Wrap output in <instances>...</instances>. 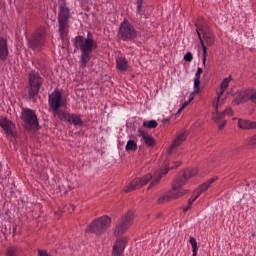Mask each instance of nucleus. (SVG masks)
Instances as JSON below:
<instances>
[{
    "label": "nucleus",
    "mask_w": 256,
    "mask_h": 256,
    "mask_svg": "<svg viewBox=\"0 0 256 256\" xmlns=\"http://www.w3.org/2000/svg\"><path fill=\"white\" fill-rule=\"evenodd\" d=\"M74 47L81 51L79 65L81 69L87 67V63L91 61V53L99 47L97 41L93 39L91 32H88L87 37L76 36L74 39Z\"/></svg>",
    "instance_id": "nucleus-1"
},
{
    "label": "nucleus",
    "mask_w": 256,
    "mask_h": 256,
    "mask_svg": "<svg viewBox=\"0 0 256 256\" xmlns=\"http://www.w3.org/2000/svg\"><path fill=\"white\" fill-rule=\"evenodd\" d=\"M169 169H171V167H169V162L166 161L164 167L160 170L158 174H154V176L151 174H147L143 178L134 179L129 185V190L131 191V189H141V187L147 185V183H149L151 179L152 181L148 189H153L157 187V185H159L161 181V177H163V175H167V173H169Z\"/></svg>",
    "instance_id": "nucleus-2"
},
{
    "label": "nucleus",
    "mask_w": 256,
    "mask_h": 256,
    "mask_svg": "<svg viewBox=\"0 0 256 256\" xmlns=\"http://www.w3.org/2000/svg\"><path fill=\"white\" fill-rule=\"evenodd\" d=\"M111 217L103 215L95 219L86 229L87 233H95V235H103L111 227Z\"/></svg>",
    "instance_id": "nucleus-3"
},
{
    "label": "nucleus",
    "mask_w": 256,
    "mask_h": 256,
    "mask_svg": "<svg viewBox=\"0 0 256 256\" xmlns=\"http://www.w3.org/2000/svg\"><path fill=\"white\" fill-rule=\"evenodd\" d=\"M43 85V78L36 71H31L28 74V95L30 99H37L41 86Z\"/></svg>",
    "instance_id": "nucleus-4"
},
{
    "label": "nucleus",
    "mask_w": 256,
    "mask_h": 256,
    "mask_svg": "<svg viewBox=\"0 0 256 256\" xmlns=\"http://www.w3.org/2000/svg\"><path fill=\"white\" fill-rule=\"evenodd\" d=\"M70 10L67 4H61L58 14L59 33L61 39H65L68 33Z\"/></svg>",
    "instance_id": "nucleus-5"
},
{
    "label": "nucleus",
    "mask_w": 256,
    "mask_h": 256,
    "mask_svg": "<svg viewBox=\"0 0 256 256\" xmlns=\"http://www.w3.org/2000/svg\"><path fill=\"white\" fill-rule=\"evenodd\" d=\"M196 27L198 38L201 37L204 45L206 43L208 47H213V45H215V35L213 34V31H211L209 25L205 22H198Z\"/></svg>",
    "instance_id": "nucleus-6"
},
{
    "label": "nucleus",
    "mask_w": 256,
    "mask_h": 256,
    "mask_svg": "<svg viewBox=\"0 0 256 256\" xmlns=\"http://www.w3.org/2000/svg\"><path fill=\"white\" fill-rule=\"evenodd\" d=\"M45 35V28H38L28 40V45L30 49H33V51H41V49H43V47L45 46Z\"/></svg>",
    "instance_id": "nucleus-7"
},
{
    "label": "nucleus",
    "mask_w": 256,
    "mask_h": 256,
    "mask_svg": "<svg viewBox=\"0 0 256 256\" xmlns=\"http://www.w3.org/2000/svg\"><path fill=\"white\" fill-rule=\"evenodd\" d=\"M21 119L26 129H37L39 127V120L35 111L29 108H24L21 112Z\"/></svg>",
    "instance_id": "nucleus-8"
},
{
    "label": "nucleus",
    "mask_w": 256,
    "mask_h": 256,
    "mask_svg": "<svg viewBox=\"0 0 256 256\" xmlns=\"http://www.w3.org/2000/svg\"><path fill=\"white\" fill-rule=\"evenodd\" d=\"M48 105L50 107V111H57V109H61L63 105H65V100H63V94L59 89H55L48 97Z\"/></svg>",
    "instance_id": "nucleus-9"
},
{
    "label": "nucleus",
    "mask_w": 256,
    "mask_h": 256,
    "mask_svg": "<svg viewBox=\"0 0 256 256\" xmlns=\"http://www.w3.org/2000/svg\"><path fill=\"white\" fill-rule=\"evenodd\" d=\"M198 170L197 168H192V169H187L186 171H184L183 173L179 174L176 181L174 182V190L175 189H181V187H183V185H185V183H187V181H189V179H191V177H195V175H197Z\"/></svg>",
    "instance_id": "nucleus-10"
},
{
    "label": "nucleus",
    "mask_w": 256,
    "mask_h": 256,
    "mask_svg": "<svg viewBox=\"0 0 256 256\" xmlns=\"http://www.w3.org/2000/svg\"><path fill=\"white\" fill-rule=\"evenodd\" d=\"M0 127L3 129V131H5L6 135L15 137V124L11 120L1 117Z\"/></svg>",
    "instance_id": "nucleus-11"
},
{
    "label": "nucleus",
    "mask_w": 256,
    "mask_h": 256,
    "mask_svg": "<svg viewBox=\"0 0 256 256\" xmlns=\"http://www.w3.org/2000/svg\"><path fill=\"white\" fill-rule=\"evenodd\" d=\"M127 227H129V217L124 216L120 223L115 226L114 228V235L115 237H119L120 235H123L125 233Z\"/></svg>",
    "instance_id": "nucleus-12"
},
{
    "label": "nucleus",
    "mask_w": 256,
    "mask_h": 256,
    "mask_svg": "<svg viewBox=\"0 0 256 256\" xmlns=\"http://www.w3.org/2000/svg\"><path fill=\"white\" fill-rule=\"evenodd\" d=\"M253 96H255V92L251 90H244L239 92L237 101L234 103L239 105V103H247V101H252L253 103Z\"/></svg>",
    "instance_id": "nucleus-13"
},
{
    "label": "nucleus",
    "mask_w": 256,
    "mask_h": 256,
    "mask_svg": "<svg viewBox=\"0 0 256 256\" xmlns=\"http://www.w3.org/2000/svg\"><path fill=\"white\" fill-rule=\"evenodd\" d=\"M9 57V47L7 46V40L0 38V61H7Z\"/></svg>",
    "instance_id": "nucleus-14"
},
{
    "label": "nucleus",
    "mask_w": 256,
    "mask_h": 256,
    "mask_svg": "<svg viewBox=\"0 0 256 256\" xmlns=\"http://www.w3.org/2000/svg\"><path fill=\"white\" fill-rule=\"evenodd\" d=\"M187 193V190H180V189H175L174 186H172V189L166 192V195L168 196L169 201H173L175 199H179V197H183Z\"/></svg>",
    "instance_id": "nucleus-15"
},
{
    "label": "nucleus",
    "mask_w": 256,
    "mask_h": 256,
    "mask_svg": "<svg viewBox=\"0 0 256 256\" xmlns=\"http://www.w3.org/2000/svg\"><path fill=\"white\" fill-rule=\"evenodd\" d=\"M225 119V112L221 113H213V121L215 123H218V129L221 131V129L225 128V125H227V120Z\"/></svg>",
    "instance_id": "nucleus-16"
},
{
    "label": "nucleus",
    "mask_w": 256,
    "mask_h": 256,
    "mask_svg": "<svg viewBox=\"0 0 256 256\" xmlns=\"http://www.w3.org/2000/svg\"><path fill=\"white\" fill-rule=\"evenodd\" d=\"M118 37L119 39H122V41H127V39H129V24L126 20L121 24Z\"/></svg>",
    "instance_id": "nucleus-17"
},
{
    "label": "nucleus",
    "mask_w": 256,
    "mask_h": 256,
    "mask_svg": "<svg viewBox=\"0 0 256 256\" xmlns=\"http://www.w3.org/2000/svg\"><path fill=\"white\" fill-rule=\"evenodd\" d=\"M123 253H125V242L118 240L113 246L112 255L123 256Z\"/></svg>",
    "instance_id": "nucleus-18"
},
{
    "label": "nucleus",
    "mask_w": 256,
    "mask_h": 256,
    "mask_svg": "<svg viewBox=\"0 0 256 256\" xmlns=\"http://www.w3.org/2000/svg\"><path fill=\"white\" fill-rule=\"evenodd\" d=\"M68 123L74 127H83V120L80 115L71 114L68 116Z\"/></svg>",
    "instance_id": "nucleus-19"
},
{
    "label": "nucleus",
    "mask_w": 256,
    "mask_h": 256,
    "mask_svg": "<svg viewBox=\"0 0 256 256\" xmlns=\"http://www.w3.org/2000/svg\"><path fill=\"white\" fill-rule=\"evenodd\" d=\"M217 179H218L217 176L209 179L207 182L200 185L198 190L195 191V193H198L199 195H201V193H205V191H207V189H209V187H211V185H213V183H215Z\"/></svg>",
    "instance_id": "nucleus-20"
},
{
    "label": "nucleus",
    "mask_w": 256,
    "mask_h": 256,
    "mask_svg": "<svg viewBox=\"0 0 256 256\" xmlns=\"http://www.w3.org/2000/svg\"><path fill=\"white\" fill-rule=\"evenodd\" d=\"M185 139H186L185 133H180L176 137V139L173 141L172 145L170 146L169 153H172L174 149H177V147H179L183 143V141H185Z\"/></svg>",
    "instance_id": "nucleus-21"
},
{
    "label": "nucleus",
    "mask_w": 256,
    "mask_h": 256,
    "mask_svg": "<svg viewBox=\"0 0 256 256\" xmlns=\"http://www.w3.org/2000/svg\"><path fill=\"white\" fill-rule=\"evenodd\" d=\"M238 127L240 129H256V122H251L249 120H238Z\"/></svg>",
    "instance_id": "nucleus-22"
},
{
    "label": "nucleus",
    "mask_w": 256,
    "mask_h": 256,
    "mask_svg": "<svg viewBox=\"0 0 256 256\" xmlns=\"http://www.w3.org/2000/svg\"><path fill=\"white\" fill-rule=\"evenodd\" d=\"M54 117H58V119H60V121H69V115L71 113H67L64 112L63 110H59V108L57 110L52 111Z\"/></svg>",
    "instance_id": "nucleus-23"
},
{
    "label": "nucleus",
    "mask_w": 256,
    "mask_h": 256,
    "mask_svg": "<svg viewBox=\"0 0 256 256\" xmlns=\"http://www.w3.org/2000/svg\"><path fill=\"white\" fill-rule=\"evenodd\" d=\"M223 94L221 92H218L217 99L213 101V107L215 108V112L213 113H219V107L225 103V100L222 98Z\"/></svg>",
    "instance_id": "nucleus-24"
},
{
    "label": "nucleus",
    "mask_w": 256,
    "mask_h": 256,
    "mask_svg": "<svg viewBox=\"0 0 256 256\" xmlns=\"http://www.w3.org/2000/svg\"><path fill=\"white\" fill-rule=\"evenodd\" d=\"M201 73H203V69L202 68H198L197 72L195 74V79H194V89L195 92L194 93H198L199 92V85H201Z\"/></svg>",
    "instance_id": "nucleus-25"
},
{
    "label": "nucleus",
    "mask_w": 256,
    "mask_h": 256,
    "mask_svg": "<svg viewBox=\"0 0 256 256\" xmlns=\"http://www.w3.org/2000/svg\"><path fill=\"white\" fill-rule=\"evenodd\" d=\"M141 137L145 142V145H147L148 147H153L155 145V139H153V136L145 132H141Z\"/></svg>",
    "instance_id": "nucleus-26"
},
{
    "label": "nucleus",
    "mask_w": 256,
    "mask_h": 256,
    "mask_svg": "<svg viewBox=\"0 0 256 256\" xmlns=\"http://www.w3.org/2000/svg\"><path fill=\"white\" fill-rule=\"evenodd\" d=\"M116 63H117V69L119 71H127V67H129V64L127 60H125V58L123 57L117 58Z\"/></svg>",
    "instance_id": "nucleus-27"
},
{
    "label": "nucleus",
    "mask_w": 256,
    "mask_h": 256,
    "mask_svg": "<svg viewBox=\"0 0 256 256\" xmlns=\"http://www.w3.org/2000/svg\"><path fill=\"white\" fill-rule=\"evenodd\" d=\"M189 243L192 245V256H197V251H199L197 240L193 236H190Z\"/></svg>",
    "instance_id": "nucleus-28"
},
{
    "label": "nucleus",
    "mask_w": 256,
    "mask_h": 256,
    "mask_svg": "<svg viewBox=\"0 0 256 256\" xmlns=\"http://www.w3.org/2000/svg\"><path fill=\"white\" fill-rule=\"evenodd\" d=\"M159 125L156 120H150V121H144L143 122V127L146 129H155Z\"/></svg>",
    "instance_id": "nucleus-29"
},
{
    "label": "nucleus",
    "mask_w": 256,
    "mask_h": 256,
    "mask_svg": "<svg viewBox=\"0 0 256 256\" xmlns=\"http://www.w3.org/2000/svg\"><path fill=\"white\" fill-rule=\"evenodd\" d=\"M199 41H200V44L202 46V51H203V55H204L203 65H205V61L207 60V46L205 45V42L203 41L201 36H199Z\"/></svg>",
    "instance_id": "nucleus-30"
},
{
    "label": "nucleus",
    "mask_w": 256,
    "mask_h": 256,
    "mask_svg": "<svg viewBox=\"0 0 256 256\" xmlns=\"http://www.w3.org/2000/svg\"><path fill=\"white\" fill-rule=\"evenodd\" d=\"M230 81H231V77L225 78V79L222 81L221 86H220V89H221L220 93H221V94L225 93V89H227V87H229Z\"/></svg>",
    "instance_id": "nucleus-31"
},
{
    "label": "nucleus",
    "mask_w": 256,
    "mask_h": 256,
    "mask_svg": "<svg viewBox=\"0 0 256 256\" xmlns=\"http://www.w3.org/2000/svg\"><path fill=\"white\" fill-rule=\"evenodd\" d=\"M193 99H195V95L192 93L189 95V99L183 103V105L178 110V112L181 113V111H183V109H185V107H188V105L191 103V101H193Z\"/></svg>",
    "instance_id": "nucleus-32"
},
{
    "label": "nucleus",
    "mask_w": 256,
    "mask_h": 256,
    "mask_svg": "<svg viewBox=\"0 0 256 256\" xmlns=\"http://www.w3.org/2000/svg\"><path fill=\"white\" fill-rule=\"evenodd\" d=\"M169 197L167 196V193H165L164 195L160 196L157 200V203L159 204H163V203H169Z\"/></svg>",
    "instance_id": "nucleus-33"
},
{
    "label": "nucleus",
    "mask_w": 256,
    "mask_h": 256,
    "mask_svg": "<svg viewBox=\"0 0 256 256\" xmlns=\"http://www.w3.org/2000/svg\"><path fill=\"white\" fill-rule=\"evenodd\" d=\"M247 144L249 145V147H256V134L248 138Z\"/></svg>",
    "instance_id": "nucleus-34"
},
{
    "label": "nucleus",
    "mask_w": 256,
    "mask_h": 256,
    "mask_svg": "<svg viewBox=\"0 0 256 256\" xmlns=\"http://www.w3.org/2000/svg\"><path fill=\"white\" fill-rule=\"evenodd\" d=\"M199 198V192H193L192 197L188 200V205H193Z\"/></svg>",
    "instance_id": "nucleus-35"
},
{
    "label": "nucleus",
    "mask_w": 256,
    "mask_h": 256,
    "mask_svg": "<svg viewBox=\"0 0 256 256\" xmlns=\"http://www.w3.org/2000/svg\"><path fill=\"white\" fill-rule=\"evenodd\" d=\"M6 256H17V248L10 247L7 249Z\"/></svg>",
    "instance_id": "nucleus-36"
},
{
    "label": "nucleus",
    "mask_w": 256,
    "mask_h": 256,
    "mask_svg": "<svg viewBox=\"0 0 256 256\" xmlns=\"http://www.w3.org/2000/svg\"><path fill=\"white\" fill-rule=\"evenodd\" d=\"M129 37L130 39H134V37H137V32L132 26H129Z\"/></svg>",
    "instance_id": "nucleus-37"
},
{
    "label": "nucleus",
    "mask_w": 256,
    "mask_h": 256,
    "mask_svg": "<svg viewBox=\"0 0 256 256\" xmlns=\"http://www.w3.org/2000/svg\"><path fill=\"white\" fill-rule=\"evenodd\" d=\"M184 61H187L188 63H191V61H193V54L191 52H187L184 55Z\"/></svg>",
    "instance_id": "nucleus-38"
},
{
    "label": "nucleus",
    "mask_w": 256,
    "mask_h": 256,
    "mask_svg": "<svg viewBox=\"0 0 256 256\" xmlns=\"http://www.w3.org/2000/svg\"><path fill=\"white\" fill-rule=\"evenodd\" d=\"M137 150V143H135L134 141L130 140L129 141V151H135Z\"/></svg>",
    "instance_id": "nucleus-39"
},
{
    "label": "nucleus",
    "mask_w": 256,
    "mask_h": 256,
    "mask_svg": "<svg viewBox=\"0 0 256 256\" xmlns=\"http://www.w3.org/2000/svg\"><path fill=\"white\" fill-rule=\"evenodd\" d=\"M222 113H224V117H225V115L233 116V109L228 107Z\"/></svg>",
    "instance_id": "nucleus-40"
},
{
    "label": "nucleus",
    "mask_w": 256,
    "mask_h": 256,
    "mask_svg": "<svg viewBox=\"0 0 256 256\" xmlns=\"http://www.w3.org/2000/svg\"><path fill=\"white\" fill-rule=\"evenodd\" d=\"M191 209V204H188L187 206L183 207L184 213H187Z\"/></svg>",
    "instance_id": "nucleus-41"
},
{
    "label": "nucleus",
    "mask_w": 256,
    "mask_h": 256,
    "mask_svg": "<svg viewBox=\"0 0 256 256\" xmlns=\"http://www.w3.org/2000/svg\"><path fill=\"white\" fill-rule=\"evenodd\" d=\"M143 3V0H138V9H141V4Z\"/></svg>",
    "instance_id": "nucleus-42"
},
{
    "label": "nucleus",
    "mask_w": 256,
    "mask_h": 256,
    "mask_svg": "<svg viewBox=\"0 0 256 256\" xmlns=\"http://www.w3.org/2000/svg\"><path fill=\"white\" fill-rule=\"evenodd\" d=\"M179 165H181V163L176 162V165H175V166H172L171 169H175V167H179Z\"/></svg>",
    "instance_id": "nucleus-43"
},
{
    "label": "nucleus",
    "mask_w": 256,
    "mask_h": 256,
    "mask_svg": "<svg viewBox=\"0 0 256 256\" xmlns=\"http://www.w3.org/2000/svg\"><path fill=\"white\" fill-rule=\"evenodd\" d=\"M70 208H71V213H73V211H75V205H71Z\"/></svg>",
    "instance_id": "nucleus-44"
},
{
    "label": "nucleus",
    "mask_w": 256,
    "mask_h": 256,
    "mask_svg": "<svg viewBox=\"0 0 256 256\" xmlns=\"http://www.w3.org/2000/svg\"><path fill=\"white\" fill-rule=\"evenodd\" d=\"M125 148H126V151H129V148H130L129 142L126 143V147Z\"/></svg>",
    "instance_id": "nucleus-45"
},
{
    "label": "nucleus",
    "mask_w": 256,
    "mask_h": 256,
    "mask_svg": "<svg viewBox=\"0 0 256 256\" xmlns=\"http://www.w3.org/2000/svg\"><path fill=\"white\" fill-rule=\"evenodd\" d=\"M253 103H256V92H255V94L253 96Z\"/></svg>",
    "instance_id": "nucleus-46"
},
{
    "label": "nucleus",
    "mask_w": 256,
    "mask_h": 256,
    "mask_svg": "<svg viewBox=\"0 0 256 256\" xmlns=\"http://www.w3.org/2000/svg\"><path fill=\"white\" fill-rule=\"evenodd\" d=\"M129 219H130V221H131V219H132V215H131V213H130Z\"/></svg>",
    "instance_id": "nucleus-47"
}]
</instances>
